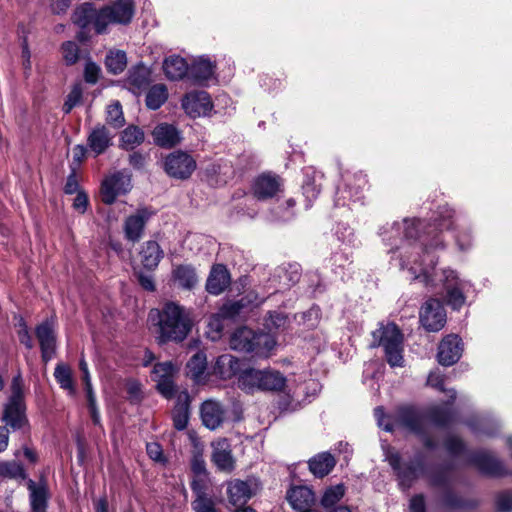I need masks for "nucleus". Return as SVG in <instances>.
Segmentation results:
<instances>
[{
  "instance_id": "nucleus-12",
  "label": "nucleus",
  "mask_w": 512,
  "mask_h": 512,
  "mask_svg": "<svg viewBox=\"0 0 512 512\" xmlns=\"http://www.w3.org/2000/svg\"><path fill=\"white\" fill-rule=\"evenodd\" d=\"M175 372L176 368L170 361L157 363L152 370V379L156 382L157 390L167 399L175 394Z\"/></svg>"
},
{
  "instance_id": "nucleus-20",
  "label": "nucleus",
  "mask_w": 512,
  "mask_h": 512,
  "mask_svg": "<svg viewBox=\"0 0 512 512\" xmlns=\"http://www.w3.org/2000/svg\"><path fill=\"white\" fill-rule=\"evenodd\" d=\"M212 447V462L215 464V466L224 472L233 471L235 462L228 440L221 439L217 442H214Z\"/></svg>"
},
{
  "instance_id": "nucleus-63",
  "label": "nucleus",
  "mask_w": 512,
  "mask_h": 512,
  "mask_svg": "<svg viewBox=\"0 0 512 512\" xmlns=\"http://www.w3.org/2000/svg\"><path fill=\"white\" fill-rule=\"evenodd\" d=\"M411 512H426L425 497L423 494H416L411 497L409 503Z\"/></svg>"
},
{
  "instance_id": "nucleus-10",
  "label": "nucleus",
  "mask_w": 512,
  "mask_h": 512,
  "mask_svg": "<svg viewBox=\"0 0 512 512\" xmlns=\"http://www.w3.org/2000/svg\"><path fill=\"white\" fill-rule=\"evenodd\" d=\"M197 167L196 160L187 152L177 150L170 153L164 162L165 172L172 178L186 180Z\"/></svg>"
},
{
  "instance_id": "nucleus-3",
  "label": "nucleus",
  "mask_w": 512,
  "mask_h": 512,
  "mask_svg": "<svg viewBox=\"0 0 512 512\" xmlns=\"http://www.w3.org/2000/svg\"><path fill=\"white\" fill-rule=\"evenodd\" d=\"M149 320L156 327L159 344L182 342L193 327V313L176 302L168 301L160 309L149 312Z\"/></svg>"
},
{
  "instance_id": "nucleus-6",
  "label": "nucleus",
  "mask_w": 512,
  "mask_h": 512,
  "mask_svg": "<svg viewBox=\"0 0 512 512\" xmlns=\"http://www.w3.org/2000/svg\"><path fill=\"white\" fill-rule=\"evenodd\" d=\"M1 419L13 430H20L28 424L20 375L15 376L12 380L11 395L4 405Z\"/></svg>"
},
{
  "instance_id": "nucleus-60",
  "label": "nucleus",
  "mask_w": 512,
  "mask_h": 512,
  "mask_svg": "<svg viewBox=\"0 0 512 512\" xmlns=\"http://www.w3.org/2000/svg\"><path fill=\"white\" fill-rule=\"evenodd\" d=\"M295 200L292 198H289L285 202V208L278 207V211L276 213V217L280 220L287 221L290 220L294 216V207H295Z\"/></svg>"
},
{
  "instance_id": "nucleus-32",
  "label": "nucleus",
  "mask_w": 512,
  "mask_h": 512,
  "mask_svg": "<svg viewBox=\"0 0 512 512\" xmlns=\"http://www.w3.org/2000/svg\"><path fill=\"white\" fill-rule=\"evenodd\" d=\"M214 371L223 379H230L241 372L240 361L233 355L224 354L217 358Z\"/></svg>"
},
{
  "instance_id": "nucleus-61",
  "label": "nucleus",
  "mask_w": 512,
  "mask_h": 512,
  "mask_svg": "<svg viewBox=\"0 0 512 512\" xmlns=\"http://www.w3.org/2000/svg\"><path fill=\"white\" fill-rule=\"evenodd\" d=\"M378 425L386 431H393L394 424L391 422L390 417L384 414L382 407H377L374 410Z\"/></svg>"
},
{
  "instance_id": "nucleus-13",
  "label": "nucleus",
  "mask_w": 512,
  "mask_h": 512,
  "mask_svg": "<svg viewBox=\"0 0 512 512\" xmlns=\"http://www.w3.org/2000/svg\"><path fill=\"white\" fill-rule=\"evenodd\" d=\"M282 186L283 182L279 176L263 173L254 180L252 190L257 199L267 200L282 192Z\"/></svg>"
},
{
  "instance_id": "nucleus-24",
  "label": "nucleus",
  "mask_w": 512,
  "mask_h": 512,
  "mask_svg": "<svg viewBox=\"0 0 512 512\" xmlns=\"http://www.w3.org/2000/svg\"><path fill=\"white\" fill-rule=\"evenodd\" d=\"M232 174L231 165L223 161L212 162L203 171L205 180L212 186L225 184Z\"/></svg>"
},
{
  "instance_id": "nucleus-14",
  "label": "nucleus",
  "mask_w": 512,
  "mask_h": 512,
  "mask_svg": "<svg viewBox=\"0 0 512 512\" xmlns=\"http://www.w3.org/2000/svg\"><path fill=\"white\" fill-rule=\"evenodd\" d=\"M212 101L205 91L188 93L182 100V107L191 117L207 115L212 109Z\"/></svg>"
},
{
  "instance_id": "nucleus-42",
  "label": "nucleus",
  "mask_w": 512,
  "mask_h": 512,
  "mask_svg": "<svg viewBox=\"0 0 512 512\" xmlns=\"http://www.w3.org/2000/svg\"><path fill=\"white\" fill-rule=\"evenodd\" d=\"M175 281L184 288H192L197 283V275L193 267L189 265H180L173 271Z\"/></svg>"
},
{
  "instance_id": "nucleus-25",
  "label": "nucleus",
  "mask_w": 512,
  "mask_h": 512,
  "mask_svg": "<svg viewBox=\"0 0 512 512\" xmlns=\"http://www.w3.org/2000/svg\"><path fill=\"white\" fill-rule=\"evenodd\" d=\"M286 499L293 509L297 511L311 508L315 501L313 491L307 486H294L287 491Z\"/></svg>"
},
{
  "instance_id": "nucleus-8",
  "label": "nucleus",
  "mask_w": 512,
  "mask_h": 512,
  "mask_svg": "<svg viewBox=\"0 0 512 512\" xmlns=\"http://www.w3.org/2000/svg\"><path fill=\"white\" fill-rule=\"evenodd\" d=\"M134 12L133 0L113 1L100 9V15L97 20V33H104L109 24H129L134 16Z\"/></svg>"
},
{
  "instance_id": "nucleus-43",
  "label": "nucleus",
  "mask_w": 512,
  "mask_h": 512,
  "mask_svg": "<svg viewBox=\"0 0 512 512\" xmlns=\"http://www.w3.org/2000/svg\"><path fill=\"white\" fill-rule=\"evenodd\" d=\"M215 65L208 59L200 57L191 67V75L197 81L210 79L214 74Z\"/></svg>"
},
{
  "instance_id": "nucleus-37",
  "label": "nucleus",
  "mask_w": 512,
  "mask_h": 512,
  "mask_svg": "<svg viewBox=\"0 0 512 512\" xmlns=\"http://www.w3.org/2000/svg\"><path fill=\"white\" fill-rule=\"evenodd\" d=\"M165 75L170 80H180L188 72V65L184 58L180 56H171L165 59L163 63Z\"/></svg>"
},
{
  "instance_id": "nucleus-26",
  "label": "nucleus",
  "mask_w": 512,
  "mask_h": 512,
  "mask_svg": "<svg viewBox=\"0 0 512 512\" xmlns=\"http://www.w3.org/2000/svg\"><path fill=\"white\" fill-rule=\"evenodd\" d=\"M190 396L187 391L177 394L176 404L172 411L174 427L181 431L187 427L189 420Z\"/></svg>"
},
{
  "instance_id": "nucleus-47",
  "label": "nucleus",
  "mask_w": 512,
  "mask_h": 512,
  "mask_svg": "<svg viewBox=\"0 0 512 512\" xmlns=\"http://www.w3.org/2000/svg\"><path fill=\"white\" fill-rule=\"evenodd\" d=\"M106 121L114 128H121L125 124L122 106L119 101H115L108 105Z\"/></svg>"
},
{
  "instance_id": "nucleus-52",
  "label": "nucleus",
  "mask_w": 512,
  "mask_h": 512,
  "mask_svg": "<svg viewBox=\"0 0 512 512\" xmlns=\"http://www.w3.org/2000/svg\"><path fill=\"white\" fill-rule=\"evenodd\" d=\"M244 308V304L242 301H234L224 304L220 307L218 310V313L225 319V320H234L242 311Z\"/></svg>"
},
{
  "instance_id": "nucleus-23",
  "label": "nucleus",
  "mask_w": 512,
  "mask_h": 512,
  "mask_svg": "<svg viewBox=\"0 0 512 512\" xmlns=\"http://www.w3.org/2000/svg\"><path fill=\"white\" fill-rule=\"evenodd\" d=\"M230 284V274L226 266L213 265L206 282V290L212 295L221 294Z\"/></svg>"
},
{
  "instance_id": "nucleus-15",
  "label": "nucleus",
  "mask_w": 512,
  "mask_h": 512,
  "mask_svg": "<svg viewBox=\"0 0 512 512\" xmlns=\"http://www.w3.org/2000/svg\"><path fill=\"white\" fill-rule=\"evenodd\" d=\"M462 351L461 339L454 334L447 335L438 346V362L444 366H451L460 359Z\"/></svg>"
},
{
  "instance_id": "nucleus-22",
  "label": "nucleus",
  "mask_w": 512,
  "mask_h": 512,
  "mask_svg": "<svg viewBox=\"0 0 512 512\" xmlns=\"http://www.w3.org/2000/svg\"><path fill=\"white\" fill-rule=\"evenodd\" d=\"M225 410L223 406L214 400H207L201 406V419L203 424L214 430L218 428L224 421Z\"/></svg>"
},
{
  "instance_id": "nucleus-64",
  "label": "nucleus",
  "mask_w": 512,
  "mask_h": 512,
  "mask_svg": "<svg viewBox=\"0 0 512 512\" xmlns=\"http://www.w3.org/2000/svg\"><path fill=\"white\" fill-rule=\"evenodd\" d=\"M429 484L433 487H444L447 485V475L443 471L428 474Z\"/></svg>"
},
{
  "instance_id": "nucleus-18",
  "label": "nucleus",
  "mask_w": 512,
  "mask_h": 512,
  "mask_svg": "<svg viewBox=\"0 0 512 512\" xmlns=\"http://www.w3.org/2000/svg\"><path fill=\"white\" fill-rule=\"evenodd\" d=\"M112 134L106 126L98 124L87 137V147L94 156L103 154L112 145Z\"/></svg>"
},
{
  "instance_id": "nucleus-33",
  "label": "nucleus",
  "mask_w": 512,
  "mask_h": 512,
  "mask_svg": "<svg viewBox=\"0 0 512 512\" xmlns=\"http://www.w3.org/2000/svg\"><path fill=\"white\" fill-rule=\"evenodd\" d=\"M262 370L247 368L238 375V386L247 393L260 391Z\"/></svg>"
},
{
  "instance_id": "nucleus-57",
  "label": "nucleus",
  "mask_w": 512,
  "mask_h": 512,
  "mask_svg": "<svg viewBox=\"0 0 512 512\" xmlns=\"http://www.w3.org/2000/svg\"><path fill=\"white\" fill-rule=\"evenodd\" d=\"M100 67L92 61H88L84 69V79L87 83L95 84L99 79Z\"/></svg>"
},
{
  "instance_id": "nucleus-4",
  "label": "nucleus",
  "mask_w": 512,
  "mask_h": 512,
  "mask_svg": "<svg viewBox=\"0 0 512 512\" xmlns=\"http://www.w3.org/2000/svg\"><path fill=\"white\" fill-rule=\"evenodd\" d=\"M275 344L271 335L256 332L246 326L236 329L230 337V347L233 350L253 353L257 357H268Z\"/></svg>"
},
{
  "instance_id": "nucleus-30",
  "label": "nucleus",
  "mask_w": 512,
  "mask_h": 512,
  "mask_svg": "<svg viewBox=\"0 0 512 512\" xmlns=\"http://www.w3.org/2000/svg\"><path fill=\"white\" fill-rule=\"evenodd\" d=\"M473 464L484 474L500 476L503 474V465L492 455L486 452L476 453L472 458Z\"/></svg>"
},
{
  "instance_id": "nucleus-5",
  "label": "nucleus",
  "mask_w": 512,
  "mask_h": 512,
  "mask_svg": "<svg viewBox=\"0 0 512 512\" xmlns=\"http://www.w3.org/2000/svg\"><path fill=\"white\" fill-rule=\"evenodd\" d=\"M385 460L393 469L399 486L403 490L411 488L413 483L425 473L424 459L421 453L415 455V458L408 463H403L401 455L394 449H387Z\"/></svg>"
},
{
  "instance_id": "nucleus-31",
  "label": "nucleus",
  "mask_w": 512,
  "mask_h": 512,
  "mask_svg": "<svg viewBox=\"0 0 512 512\" xmlns=\"http://www.w3.org/2000/svg\"><path fill=\"white\" fill-rule=\"evenodd\" d=\"M260 391L281 392L286 386V377L278 370L271 368L262 370Z\"/></svg>"
},
{
  "instance_id": "nucleus-41",
  "label": "nucleus",
  "mask_w": 512,
  "mask_h": 512,
  "mask_svg": "<svg viewBox=\"0 0 512 512\" xmlns=\"http://www.w3.org/2000/svg\"><path fill=\"white\" fill-rule=\"evenodd\" d=\"M168 91L164 84H156L150 87L146 94V106L149 109H159L167 100Z\"/></svg>"
},
{
  "instance_id": "nucleus-27",
  "label": "nucleus",
  "mask_w": 512,
  "mask_h": 512,
  "mask_svg": "<svg viewBox=\"0 0 512 512\" xmlns=\"http://www.w3.org/2000/svg\"><path fill=\"white\" fill-rule=\"evenodd\" d=\"M29 499H30V512H46L48 490L45 483H36L33 480L28 481Z\"/></svg>"
},
{
  "instance_id": "nucleus-21",
  "label": "nucleus",
  "mask_w": 512,
  "mask_h": 512,
  "mask_svg": "<svg viewBox=\"0 0 512 512\" xmlns=\"http://www.w3.org/2000/svg\"><path fill=\"white\" fill-rule=\"evenodd\" d=\"M154 143L162 148H172L180 143V132L171 124L160 123L152 131Z\"/></svg>"
},
{
  "instance_id": "nucleus-36",
  "label": "nucleus",
  "mask_w": 512,
  "mask_h": 512,
  "mask_svg": "<svg viewBox=\"0 0 512 512\" xmlns=\"http://www.w3.org/2000/svg\"><path fill=\"white\" fill-rule=\"evenodd\" d=\"M145 139L143 130L135 125H129L126 127L120 136V148L124 150H133L140 146Z\"/></svg>"
},
{
  "instance_id": "nucleus-59",
  "label": "nucleus",
  "mask_w": 512,
  "mask_h": 512,
  "mask_svg": "<svg viewBox=\"0 0 512 512\" xmlns=\"http://www.w3.org/2000/svg\"><path fill=\"white\" fill-rule=\"evenodd\" d=\"M146 451L148 456L155 462L164 463L163 450L160 444L156 442L147 443Z\"/></svg>"
},
{
  "instance_id": "nucleus-50",
  "label": "nucleus",
  "mask_w": 512,
  "mask_h": 512,
  "mask_svg": "<svg viewBox=\"0 0 512 512\" xmlns=\"http://www.w3.org/2000/svg\"><path fill=\"white\" fill-rule=\"evenodd\" d=\"M82 94L83 91L81 84H75L63 104L62 109L65 114H69L72 109L81 102Z\"/></svg>"
},
{
  "instance_id": "nucleus-51",
  "label": "nucleus",
  "mask_w": 512,
  "mask_h": 512,
  "mask_svg": "<svg viewBox=\"0 0 512 512\" xmlns=\"http://www.w3.org/2000/svg\"><path fill=\"white\" fill-rule=\"evenodd\" d=\"M62 56L67 65L75 64L79 59V46L73 41H66L61 46Z\"/></svg>"
},
{
  "instance_id": "nucleus-1",
  "label": "nucleus",
  "mask_w": 512,
  "mask_h": 512,
  "mask_svg": "<svg viewBox=\"0 0 512 512\" xmlns=\"http://www.w3.org/2000/svg\"><path fill=\"white\" fill-rule=\"evenodd\" d=\"M453 217L454 211L448 206H442L433 224L425 220L405 219L402 224L393 223L382 235L383 240L391 246L389 252H400L402 269L408 268L413 279L420 280L426 286L436 287V281L441 282L448 305L459 309L465 303L464 290L468 283L460 280L451 269H444L440 274L434 273L435 263L432 260L431 267L417 264L420 252L428 256L429 249L443 247L440 232L452 228Z\"/></svg>"
},
{
  "instance_id": "nucleus-29",
  "label": "nucleus",
  "mask_w": 512,
  "mask_h": 512,
  "mask_svg": "<svg viewBox=\"0 0 512 512\" xmlns=\"http://www.w3.org/2000/svg\"><path fill=\"white\" fill-rule=\"evenodd\" d=\"M100 10H96L91 3H84L76 8L72 15L74 24L81 28H87L92 25L97 32V20Z\"/></svg>"
},
{
  "instance_id": "nucleus-17",
  "label": "nucleus",
  "mask_w": 512,
  "mask_h": 512,
  "mask_svg": "<svg viewBox=\"0 0 512 512\" xmlns=\"http://www.w3.org/2000/svg\"><path fill=\"white\" fill-rule=\"evenodd\" d=\"M36 336L40 344L42 359L50 361L56 350V337L51 323L45 321L36 327Z\"/></svg>"
},
{
  "instance_id": "nucleus-11",
  "label": "nucleus",
  "mask_w": 512,
  "mask_h": 512,
  "mask_svg": "<svg viewBox=\"0 0 512 512\" xmlns=\"http://www.w3.org/2000/svg\"><path fill=\"white\" fill-rule=\"evenodd\" d=\"M420 323L429 332L440 331L446 323V311L439 299L426 300L419 313Z\"/></svg>"
},
{
  "instance_id": "nucleus-53",
  "label": "nucleus",
  "mask_w": 512,
  "mask_h": 512,
  "mask_svg": "<svg viewBox=\"0 0 512 512\" xmlns=\"http://www.w3.org/2000/svg\"><path fill=\"white\" fill-rule=\"evenodd\" d=\"M304 196L311 201L315 199L320 193V184L316 183L315 175L311 178L307 176L302 185Z\"/></svg>"
},
{
  "instance_id": "nucleus-56",
  "label": "nucleus",
  "mask_w": 512,
  "mask_h": 512,
  "mask_svg": "<svg viewBox=\"0 0 512 512\" xmlns=\"http://www.w3.org/2000/svg\"><path fill=\"white\" fill-rule=\"evenodd\" d=\"M442 505L450 509H456L463 506V501L454 491L447 489L443 495Z\"/></svg>"
},
{
  "instance_id": "nucleus-48",
  "label": "nucleus",
  "mask_w": 512,
  "mask_h": 512,
  "mask_svg": "<svg viewBox=\"0 0 512 512\" xmlns=\"http://www.w3.org/2000/svg\"><path fill=\"white\" fill-rule=\"evenodd\" d=\"M344 494H345V488H344V485H342V484H338L336 486L329 487L324 492V495L321 499V504L325 508H331L342 499Z\"/></svg>"
},
{
  "instance_id": "nucleus-28",
  "label": "nucleus",
  "mask_w": 512,
  "mask_h": 512,
  "mask_svg": "<svg viewBox=\"0 0 512 512\" xmlns=\"http://www.w3.org/2000/svg\"><path fill=\"white\" fill-rule=\"evenodd\" d=\"M227 495L232 505L242 506L252 497V490L248 482L236 479L228 483Z\"/></svg>"
},
{
  "instance_id": "nucleus-55",
  "label": "nucleus",
  "mask_w": 512,
  "mask_h": 512,
  "mask_svg": "<svg viewBox=\"0 0 512 512\" xmlns=\"http://www.w3.org/2000/svg\"><path fill=\"white\" fill-rule=\"evenodd\" d=\"M464 448V443L456 436H450L445 441V449L452 456L460 455Z\"/></svg>"
},
{
  "instance_id": "nucleus-34",
  "label": "nucleus",
  "mask_w": 512,
  "mask_h": 512,
  "mask_svg": "<svg viewBox=\"0 0 512 512\" xmlns=\"http://www.w3.org/2000/svg\"><path fill=\"white\" fill-rule=\"evenodd\" d=\"M141 262L148 270L155 269L163 257V251L156 241H147L140 252Z\"/></svg>"
},
{
  "instance_id": "nucleus-38",
  "label": "nucleus",
  "mask_w": 512,
  "mask_h": 512,
  "mask_svg": "<svg viewBox=\"0 0 512 512\" xmlns=\"http://www.w3.org/2000/svg\"><path fill=\"white\" fill-rule=\"evenodd\" d=\"M274 277L279 278L281 288H289L300 279L299 266L297 264L281 266L275 270Z\"/></svg>"
},
{
  "instance_id": "nucleus-7",
  "label": "nucleus",
  "mask_w": 512,
  "mask_h": 512,
  "mask_svg": "<svg viewBox=\"0 0 512 512\" xmlns=\"http://www.w3.org/2000/svg\"><path fill=\"white\" fill-rule=\"evenodd\" d=\"M373 335L379 339L388 364L391 367H403V335L398 326L394 323L387 324L377 329Z\"/></svg>"
},
{
  "instance_id": "nucleus-16",
  "label": "nucleus",
  "mask_w": 512,
  "mask_h": 512,
  "mask_svg": "<svg viewBox=\"0 0 512 512\" xmlns=\"http://www.w3.org/2000/svg\"><path fill=\"white\" fill-rule=\"evenodd\" d=\"M150 216L151 213L148 209L141 208L127 217L123 225L125 238L132 243L138 242L142 238L145 225Z\"/></svg>"
},
{
  "instance_id": "nucleus-39",
  "label": "nucleus",
  "mask_w": 512,
  "mask_h": 512,
  "mask_svg": "<svg viewBox=\"0 0 512 512\" xmlns=\"http://www.w3.org/2000/svg\"><path fill=\"white\" fill-rule=\"evenodd\" d=\"M54 377L59 386L66 390L69 395L76 393L71 368L64 363H58L54 370Z\"/></svg>"
},
{
  "instance_id": "nucleus-40",
  "label": "nucleus",
  "mask_w": 512,
  "mask_h": 512,
  "mask_svg": "<svg viewBox=\"0 0 512 512\" xmlns=\"http://www.w3.org/2000/svg\"><path fill=\"white\" fill-rule=\"evenodd\" d=\"M207 367V359L204 352H197L194 354L187 363V374L196 382L199 383L205 373Z\"/></svg>"
},
{
  "instance_id": "nucleus-58",
  "label": "nucleus",
  "mask_w": 512,
  "mask_h": 512,
  "mask_svg": "<svg viewBox=\"0 0 512 512\" xmlns=\"http://www.w3.org/2000/svg\"><path fill=\"white\" fill-rule=\"evenodd\" d=\"M18 338L21 344H23L27 349L33 348V340L28 331V327L23 319L19 322V330H18Z\"/></svg>"
},
{
  "instance_id": "nucleus-46",
  "label": "nucleus",
  "mask_w": 512,
  "mask_h": 512,
  "mask_svg": "<svg viewBox=\"0 0 512 512\" xmlns=\"http://www.w3.org/2000/svg\"><path fill=\"white\" fill-rule=\"evenodd\" d=\"M226 320L217 312L212 314L207 323L206 335L212 341H217L221 338L224 329V322Z\"/></svg>"
},
{
  "instance_id": "nucleus-2",
  "label": "nucleus",
  "mask_w": 512,
  "mask_h": 512,
  "mask_svg": "<svg viewBox=\"0 0 512 512\" xmlns=\"http://www.w3.org/2000/svg\"><path fill=\"white\" fill-rule=\"evenodd\" d=\"M447 393L450 400L444 405L430 408L427 413L409 406L399 408L395 415L396 424L417 435L427 449H435L436 443L427 433V422L429 420L437 426H443L452 420V405L456 399V391L451 389Z\"/></svg>"
},
{
  "instance_id": "nucleus-19",
  "label": "nucleus",
  "mask_w": 512,
  "mask_h": 512,
  "mask_svg": "<svg viewBox=\"0 0 512 512\" xmlns=\"http://www.w3.org/2000/svg\"><path fill=\"white\" fill-rule=\"evenodd\" d=\"M353 182L355 186L354 188H352V183L349 180L345 187L337 189L335 205L345 206L347 205V200L356 202L361 199L360 193L367 185L366 176L362 174H355L353 176Z\"/></svg>"
},
{
  "instance_id": "nucleus-35",
  "label": "nucleus",
  "mask_w": 512,
  "mask_h": 512,
  "mask_svg": "<svg viewBox=\"0 0 512 512\" xmlns=\"http://www.w3.org/2000/svg\"><path fill=\"white\" fill-rule=\"evenodd\" d=\"M334 457L328 453H320L309 460V469L316 477L322 478L329 474L335 466Z\"/></svg>"
},
{
  "instance_id": "nucleus-9",
  "label": "nucleus",
  "mask_w": 512,
  "mask_h": 512,
  "mask_svg": "<svg viewBox=\"0 0 512 512\" xmlns=\"http://www.w3.org/2000/svg\"><path fill=\"white\" fill-rule=\"evenodd\" d=\"M131 175L126 171H116L107 176L101 185V198L105 204L111 205L118 196L131 190Z\"/></svg>"
},
{
  "instance_id": "nucleus-45",
  "label": "nucleus",
  "mask_w": 512,
  "mask_h": 512,
  "mask_svg": "<svg viewBox=\"0 0 512 512\" xmlns=\"http://www.w3.org/2000/svg\"><path fill=\"white\" fill-rule=\"evenodd\" d=\"M0 477L13 480H24L26 472L16 461H0Z\"/></svg>"
},
{
  "instance_id": "nucleus-49",
  "label": "nucleus",
  "mask_w": 512,
  "mask_h": 512,
  "mask_svg": "<svg viewBox=\"0 0 512 512\" xmlns=\"http://www.w3.org/2000/svg\"><path fill=\"white\" fill-rule=\"evenodd\" d=\"M129 82L138 89L146 87L150 82V72L144 66H137L129 74Z\"/></svg>"
},
{
  "instance_id": "nucleus-62",
  "label": "nucleus",
  "mask_w": 512,
  "mask_h": 512,
  "mask_svg": "<svg viewBox=\"0 0 512 512\" xmlns=\"http://www.w3.org/2000/svg\"><path fill=\"white\" fill-rule=\"evenodd\" d=\"M427 384L440 391L446 392V389L444 387V377L439 371H432L429 374L427 378Z\"/></svg>"
},
{
  "instance_id": "nucleus-44",
  "label": "nucleus",
  "mask_w": 512,
  "mask_h": 512,
  "mask_svg": "<svg viewBox=\"0 0 512 512\" xmlns=\"http://www.w3.org/2000/svg\"><path fill=\"white\" fill-rule=\"evenodd\" d=\"M108 72L117 75L122 73L127 66L126 53L121 50L110 51L105 58Z\"/></svg>"
},
{
  "instance_id": "nucleus-54",
  "label": "nucleus",
  "mask_w": 512,
  "mask_h": 512,
  "mask_svg": "<svg viewBox=\"0 0 512 512\" xmlns=\"http://www.w3.org/2000/svg\"><path fill=\"white\" fill-rule=\"evenodd\" d=\"M192 508L195 512H218L215 502L210 497L195 498Z\"/></svg>"
}]
</instances>
